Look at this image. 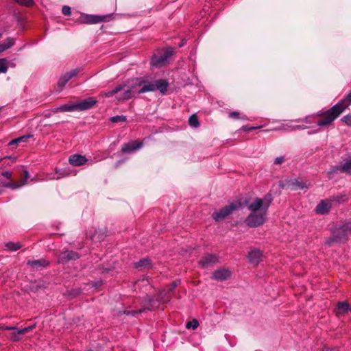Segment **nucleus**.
Returning a JSON list of instances; mask_svg holds the SVG:
<instances>
[{
    "instance_id": "6e6552de",
    "label": "nucleus",
    "mask_w": 351,
    "mask_h": 351,
    "mask_svg": "<svg viewBox=\"0 0 351 351\" xmlns=\"http://www.w3.org/2000/svg\"><path fill=\"white\" fill-rule=\"evenodd\" d=\"M112 19V14L107 15H92V14H86L82 16L80 19L81 21L84 23L88 24H97L101 22H106L109 21Z\"/></svg>"
},
{
    "instance_id": "f704fd0d",
    "label": "nucleus",
    "mask_w": 351,
    "mask_h": 351,
    "mask_svg": "<svg viewBox=\"0 0 351 351\" xmlns=\"http://www.w3.org/2000/svg\"><path fill=\"white\" fill-rule=\"evenodd\" d=\"M126 120H127V118L124 115H117V116L112 117L110 118V121L112 123L125 122V121H126Z\"/></svg>"
},
{
    "instance_id": "8fccbe9b",
    "label": "nucleus",
    "mask_w": 351,
    "mask_h": 351,
    "mask_svg": "<svg viewBox=\"0 0 351 351\" xmlns=\"http://www.w3.org/2000/svg\"><path fill=\"white\" fill-rule=\"evenodd\" d=\"M305 123H313V121L311 120V117H306L304 120H303Z\"/></svg>"
},
{
    "instance_id": "de8ad7c7",
    "label": "nucleus",
    "mask_w": 351,
    "mask_h": 351,
    "mask_svg": "<svg viewBox=\"0 0 351 351\" xmlns=\"http://www.w3.org/2000/svg\"><path fill=\"white\" fill-rule=\"evenodd\" d=\"M2 176L8 179H10L12 173L10 171H5L2 173Z\"/></svg>"
},
{
    "instance_id": "4468645a",
    "label": "nucleus",
    "mask_w": 351,
    "mask_h": 351,
    "mask_svg": "<svg viewBox=\"0 0 351 351\" xmlns=\"http://www.w3.org/2000/svg\"><path fill=\"white\" fill-rule=\"evenodd\" d=\"M97 104V100L93 97H88L76 103L77 111H83L92 108Z\"/></svg>"
},
{
    "instance_id": "ddd939ff",
    "label": "nucleus",
    "mask_w": 351,
    "mask_h": 351,
    "mask_svg": "<svg viewBox=\"0 0 351 351\" xmlns=\"http://www.w3.org/2000/svg\"><path fill=\"white\" fill-rule=\"evenodd\" d=\"M72 174V171L69 168L56 169L53 173L47 175L48 180H59L60 178L69 176Z\"/></svg>"
},
{
    "instance_id": "dca6fc26",
    "label": "nucleus",
    "mask_w": 351,
    "mask_h": 351,
    "mask_svg": "<svg viewBox=\"0 0 351 351\" xmlns=\"http://www.w3.org/2000/svg\"><path fill=\"white\" fill-rule=\"evenodd\" d=\"M248 258L250 263L257 265L262 261V252L258 249L252 250L248 254Z\"/></svg>"
},
{
    "instance_id": "0eeeda50",
    "label": "nucleus",
    "mask_w": 351,
    "mask_h": 351,
    "mask_svg": "<svg viewBox=\"0 0 351 351\" xmlns=\"http://www.w3.org/2000/svg\"><path fill=\"white\" fill-rule=\"evenodd\" d=\"M346 173L351 175V154H348L339 165L332 167L329 173Z\"/></svg>"
},
{
    "instance_id": "4d7b16f0",
    "label": "nucleus",
    "mask_w": 351,
    "mask_h": 351,
    "mask_svg": "<svg viewBox=\"0 0 351 351\" xmlns=\"http://www.w3.org/2000/svg\"><path fill=\"white\" fill-rule=\"evenodd\" d=\"M88 351H93V350H88Z\"/></svg>"
},
{
    "instance_id": "79ce46f5",
    "label": "nucleus",
    "mask_w": 351,
    "mask_h": 351,
    "mask_svg": "<svg viewBox=\"0 0 351 351\" xmlns=\"http://www.w3.org/2000/svg\"><path fill=\"white\" fill-rule=\"evenodd\" d=\"M62 12L65 16H69L71 14V8L68 5H64L62 8Z\"/></svg>"
},
{
    "instance_id": "49530a36",
    "label": "nucleus",
    "mask_w": 351,
    "mask_h": 351,
    "mask_svg": "<svg viewBox=\"0 0 351 351\" xmlns=\"http://www.w3.org/2000/svg\"><path fill=\"white\" fill-rule=\"evenodd\" d=\"M145 310V308H143V309H141V310H139V311H127V314H128V315H136V314L141 313L143 312Z\"/></svg>"
},
{
    "instance_id": "c9c22d12",
    "label": "nucleus",
    "mask_w": 351,
    "mask_h": 351,
    "mask_svg": "<svg viewBox=\"0 0 351 351\" xmlns=\"http://www.w3.org/2000/svg\"><path fill=\"white\" fill-rule=\"evenodd\" d=\"M330 197H331V199H332V202L335 201L339 203H342L347 200V197L345 195H336V196L334 195Z\"/></svg>"
},
{
    "instance_id": "a18cd8bd",
    "label": "nucleus",
    "mask_w": 351,
    "mask_h": 351,
    "mask_svg": "<svg viewBox=\"0 0 351 351\" xmlns=\"http://www.w3.org/2000/svg\"><path fill=\"white\" fill-rule=\"evenodd\" d=\"M289 127L291 128V130H304V129L307 128L306 126L300 125H291V126H289Z\"/></svg>"
},
{
    "instance_id": "603ef678",
    "label": "nucleus",
    "mask_w": 351,
    "mask_h": 351,
    "mask_svg": "<svg viewBox=\"0 0 351 351\" xmlns=\"http://www.w3.org/2000/svg\"><path fill=\"white\" fill-rule=\"evenodd\" d=\"M318 132V130H316V131H314V132H310V131H309V132H308V134H314V133H315V132Z\"/></svg>"
},
{
    "instance_id": "a878e982",
    "label": "nucleus",
    "mask_w": 351,
    "mask_h": 351,
    "mask_svg": "<svg viewBox=\"0 0 351 351\" xmlns=\"http://www.w3.org/2000/svg\"><path fill=\"white\" fill-rule=\"evenodd\" d=\"M170 293L171 292L169 291L167 289H163L158 293L157 300H160V302L162 303L167 302L170 300Z\"/></svg>"
},
{
    "instance_id": "39448f33",
    "label": "nucleus",
    "mask_w": 351,
    "mask_h": 351,
    "mask_svg": "<svg viewBox=\"0 0 351 351\" xmlns=\"http://www.w3.org/2000/svg\"><path fill=\"white\" fill-rule=\"evenodd\" d=\"M282 189H290L291 190H298L308 189L310 183L298 179L287 178L280 184Z\"/></svg>"
},
{
    "instance_id": "4c0bfd02",
    "label": "nucleus",
    "mask_w": 351,
    "mask_h": 351,
    "mask_svg": "<svg viewBox=\"0 0 351 351\" xmlns=\"http://www.w3.org/2000/svg\"><path fill=\"white\" fill-rule=\"evenodd\" d=\"M229 117L234 119H242L243 120H247V118L246 116L243 115V117H240V113L239 112H230L229 113Z\"/></svg>"
},
{
    "instance_id": "6e6d98bb",
    "label": "nucleus",
    "mask_w": 351,
    "mask_h": 351,
    "mask_svg": "<svg viewBox=\"0 0 351 351\" xmlns=\"http://www.w3.org/2000/svg\"><path fill=\"white\" fill-rule=\"evenodd\" d=\"M348 310H350V311H351V307H350V308L349 307V309H348Z\"/></svg>"
},
{
    "instance_id": "2eb2a0df",
    "label": "nucleus",
    "mask_w": 351,
    "mask_h": 351,
    "mask_svg": "<svg viewBox=\"0 0 351 351\" xmlns=\"http://www.w3.org/2000/svg\"><path fill=\"white\" fill-rule=\"evenodd\" d=\"M231 274L228 269L220 268L213 272L212 278L217 281H224L230 278Z\"/></svg>"
},
{
    "instance_id": "aec40b11",
    "label": "nucleus",
    "mask_w": 351,
    "mask_h": 351,
    "mask_svg": "<svg viewBox=\"0 0 351 351\" xmlns=\"http://www.w3.org/2000/svg\"><path fill=\"white\" fill-rule=\"evenodd\" d=\"M87 162L85 156L80 154H73L69 158V162L73 166H81Z\"/></svg>"
},
{
    "instance_id": "09e8293b",
    "label": "nucleus",
    "mask_w": 351,
    "mask_h": 351,
    "mask_svg": "<svg viewBox=\"0 0 351 351\" xmlns=\"http://www.w3.org/2000/svg\"><path fill=\"white\" fill-rule=\"evenodd\" d=\"M261 128V126H257V127L252 126V127H250V128H247L246 127H243V129L244 130H246V131L250 132V131H252V130H253L258 129V128Z\"/></svg>"
},
{
    "instance_id": "864d4df0",
    "label": "nucleus",
    "mask_w": 351,
    "mask_h": 351,
    "mask_svg": "<svg viewBox=\"0 0 351 351\" xmlns=\"http://www.w3.org/2000/svg\"><path fill=\"white\" fill-rule=\"evenodd\" d=\"M153 301H154V299H152V298H149V302H153Z\"/></svg>"
},
{
    "instance_id": "1a4fd4ad",
    "label": "nucleus",
    "mask_w": 351,
    "mask_h": 351,
    "mask_svg": "<svg viewBox=\"0 0 351 351\" xmlns=\"http://www.w3.org/2000/svg\"><path fill=\"white\" fill-rule=\"evenodd\" d=\"M34 327H35V324L29 326L25 327L22 329H18L15 326H2V327H1V328L3 329V330H15L14 332L11 333L10 339L13 341H17L21 339V337H20L21 335H23V334H25L26 332L31 331Z\"/></svg>"
},
{
    "instance_id": "4be33fe9",
    "label": "nucleus",
    "mask_w": 351,
    "mask_h": 351,
    "mask_svg": "<svg viewBox=\"0 0 351 351\" xmlns=\"http://www.w3.org/2000/svg\"><path fill=\"white\" fill-rule=\"evenodd\" d=\"M22 171H23V178L22 180H21L19 183L8 184L6 186L12 189H16L21 186H25L27 184V180L29 178V173L27 169H25L23 168L22 169Z\"/></svg>"
},
{
    "instance_id": "c756f323",
    "label": "nucleus",
    "mask_w": 351,
    "mask_h": 351,
    "mask_svg": "<svg viewBox=\"0 0 351 351\" xmlns=\"http://www.w3.org/2000/svg\"><path fill=\"white\" fill-rule=\"evenodd\" d=\"M150 265V260L147 258H143L134 263L136 268H147Z\"/></svg>"
},
{
    "instance_id": "6ab92c4d",
    "label": "nucleus",
    "mask_w": 351,
    "mask_h": 351,
    "mask_svg": "<svg viewBox=\"0 0 351 351\" xmlns=\"http://www.w3.org/2000/svg\"><path fill=\"white\" fill-rule=\"evenodd\" d=\"M143 146V143L137 141L124 143L121 147L123 153H130L139 149Z\"/></svg>"
},
{
    "instance_id": "20e7f679",
    "label": "nucleus",
    "mask_w": 351,
    "mask_h": 351,
    "mask_svg": "<svg viewBox=\"0 0 351 351\" xmlns=\"http://www.w3.org/2000/svg\"><path fill=\"white\" fill-rule=\"evenodd\" d=\"M173 53V48H167L160 55L154 54L151 60V64L156 67H160L165 64Z\"/></svg>"
},
{
    "instance_id": "f3484780",
    "label": "nucleus",
    "mask_w": 351,
    "mask_h": 351,
    "mask_svg": "<svg viewBox=\"0 0 351 351\" xmlns=\"http://www.w3.org/2000/svg\"><path fill=\"white\" fill-rule=\"evenodd\" d=\"M27 264L33 269L38 270L47 267L49 265V262L44 258H40L38 260H28Z\"/></svg>"
},
{
    "instance_id": "e433bc0d",
    "label": "nucleus",
    "mask_w": 351,
    "mask_h": 351,
    "mask_svg": "<svg viewBox=\"0 0 351 351\" xmlns=\"http://www.w3.org/2000/svg\"><path fill=\"white\" fill-rule=\"evenodd\" d=\"M199 326V322L197 319H194L192 321H190L186 323V328H192L193 330L196 329Z\"/></svg>"
},
{
    "instance_id": "7ed1b4c3",
    "label": "nucleus",
    "mask_w": 351,
    "mask_h": 351,
    "mask_svg": "<svg viewBox=\"0 0 351 351\" xmlns=\"http://www.w3.org/2000/svg\"><path fill=\"white\" fill-rule=\"evenodd\" d=\"M240 206V203H231L221 208L218 211L214 212L212 217L215 221H219L230 215L233 211L237 210Z\"/></svg>"
},
{
    "instance_id": "c03bdc74",
    "label": "nucleus",
    "mask_w": 351,
    "mask_h": 351,
    "mask_svg": "<svg viewBox=\"0 0 351 351\" xmlns=\"http://www.w3.org/2000/svg\"><path fill=\"white\" fill-rule=\"evenodd\" d=\"M179 285V281H174L169 286V287L167 288V289L169 290V291H170L171 293L173 291V290L175 289V288Z\"/></svg>"
},
{
    "instance_id": "412c9836",
    "label": "nucleus",
    "mask_w": 351,
    "mask_h": 351,
    "mask_svg": "<svg viewBox=\"0 0 351 351\" xmlns=\"http://www.w3.org/2000/svg\"><path fill=\"white\" fill-rule=\"evenodd\" d=\"M77 73V70H73L69 72L65 73L63 76H62L58 82V86L62 89L66 84Z\"/></svg>"
},
{
    "instance_id": "f8f14e48",
    "label": "nucleus",
    "mask_w": 351,
    "mask_h": 351,
    "mask_svg": "<svg viewBox=\"0 0 351 351\" xmlns=\"http://www.w3.org/2000/svg\"><path fill=\"white\" fill-rule=\"evenodd\" d=\"M79 258L80 256L77 252L71 250H67L60 254L58 258V262L60 264H66L71 261H75Z\"/></svg>"
},
{
    "instance_id": "a19ab883",
    "label": "nucleus",
    "mask_w": 351,
    "mask_h": 351,
    "mask_svg": "<svg viewBox=\"0 0 351 351\" xmlns=\"http://www.w3.org/2000/svg\"><path fill=\"white\" fill-rule=\"evenodd\" d=\"M341 121L344 122L347 125L351 127V113L346 116H344L341 119Z\"/></svg>"
},
{
    "instance_id": "9b49d317",
    "label": "nucleus",
    "mask_w": 351,
    "mask_h": 351,
    "mask_svg": "<svg viewBox=\"0 0 351 351\" xmlns=\"http://www.w3.org/2000/svg\"><path fill=\"white\" fill-rule=\"evenodd\" d=\"M332 199H322L315 207V211L317 214L325 215L327 214L332 208Z\"/></svg>"
},
{
    "instance_id": "3c124183",
    "label": "nucleus",
    "mask_w": 351,
    "mask_h": 351,
    "mask_svg": "<svg viewBox=\"0 0 351 351\" xmlns=\"http://www.w3.org/2000/svg\"><path fill=\"white\" fill-rule=\"evenodd\" d=\"M185 45V41L182 40L180 43H179L178 47H182Z\"/></svg>"
},
{
    "instance_id": "423d86ee",
    "label": "nucleus",
    "mask_w": 351,
    "mask_h": 351,
    "mask_svg": "<svg viewBox=\"0 0 351 351\" xmlns=\"http://www.w3.org/2000/svg\"><path fill=\"white\" fill-rule=\"evenodd\" d=\"M348 235H351V223L346 222L334 232L333 241L341 242L345 240Z\"/></svg>"
},
{
    "instance_id": "393cba45",
    "label": "nucleus",
    "mask_w": 351,
    "mask_h": 351,
    "mask_svg": "<svg viewBox=\"0 0 351 351\" xmlns=\"http://www.w3.org/2000/svg\"><path fill=\"white\" fill-rule=\"evenodd\" d=\"M56 111L60 112H72L77 111L76 103H68L64 105L60 106L57 108Z\"/></svg>"
},
{
    "instance_id": "37998d69",
    "label": "nucleus",
    "mask_w": 351,
    "mask_h": 351,
    "mask_svg": "<svg viewBox=\"0 0 351 351\" xmlns=\"http://www.w3.org/2000/svg\"><path fill=\"white\" fill-rule=\"evenodd\" d=\"M285 158V156H279L274 159V165H281L282 162H284Z\"/></svg>"
},
{
    "instance_id": "2f4dec72",
    "label": "nucleus",
    "mask_w": 351,
    "mask_h": 351,
    "mask_svg": "<svg viewBox=\"0 0 351 351\" xmlns=\"http://www.w3.org/2000/svg\"><path fill=\"white\" fill-rule=\"evenodd\" d=\"M5 246L11 251H16L21 247V245L19 243L8 242L5 243Z\"/></svg>"
},
{
    "instance_id": "b1692460",
    "label": "nucleus",
    "mask_w": 351,
    "mask_h": 351,
    "mask_svg": "<svg viewBox=\"0 0 351 351\" xmlns=\"http://www.w3.org/2000/svg\"><path fill=\"white\" fill-rule=\"evenodd\" d=\"M156 90V86L154 82H149L143 80V84L138 90V94L144 93L146 92H153Z\"/></svg>"
},
{
    "instance_id": "473e14b6",
    "label": "nucleus",
    "mask_w": 351,
    "mask_h": 351,
    "mask_svg": "<svg viewBox=\"0 0 351 351\" xmlns=\"http://www.w3.org/2000/svg\"><path fill=\"white\" fill-rule=\"evenodd\" d=\"M189 123L193 128H197L199 126V121L195 114H193L189 117Z\"/></svg>"
},
{
    "instance_id": "f257e3e1",
    "label": "nucleus",
    "mask_w": 351,
    "mask_h": 351,
    "mask_svg": "<svg viewBox=\"0 0 351 351\" xmlns=\"http://www.w3.org/2000/svg\"><path fill=\"white\" fill-rule=\"evenodd\" d=\"M273 196L267 193L263 197H255L247 205L250 213L245 219V223L251 228L262 226L267 219L269 208L273 201Z\"/></svg>"
},
{
    "instance_id": "5fc2aeb1",
    "label": "nucleus",
    "mask_w": 351,
    "mask_h": 351,
    "mask_svg": "<svg viewBox=\"0 0 351 351\" xmlns=\"http://www.w3.org/2000/svg\"><path fill=\"white\" fill-rule=\"evenodd\" d=\"M146 309L151 310L152 308L150 307H147Z\"/></svg>"
},
{
    "instance_id": "72a5a7b5",
    "label": "nucleus",
    "mask_w": 351,
    "mask_h": 351,
    "mask_svg": "<svg viewBox=\"0 0 351 351\" xmlns=\"http://www.w3.org/2000/svg\"><path fill=\"white\" fill-rule=\"evenodd\" d=\"M338 309L340 312L346 313L349 309V304L346 302H341L338 304Z\"/></svg>"
},
{
    "instance_id": "58836bf2",
    "label": "nucleus",
    "mask_w": 351,
    "mask_h": 351,
    "mask_svg": "<svg viewBox=\"0 0 351 351\" xmlns=\"http://www.w3.org/2000/svg\"><path fill=\"white\" fill-rule=\"evenodd\" d=\"M8 70L7 61L4 58L0 59V73H5Z\"/></svg>"
},
{
    "instance_id": "9d476101",
    "label": "nucleus",
    "mask_w": 351,
    "mask_h": 351,
    "mask_svg": "<svg viewBox=\"0 0 351 351\" xmlns=\"http://www.w3.org/2000/svg\"><path fill=\"white\" fill-rule=\"evenodd\" d=\"M219 262V257L215 254H206L199 261L198 263L202 268L213 267Z\"/></svg>"
},
{
    "instance_id": "ea45409f",
    "label": "nucleus",
    "mask_w": 351,
    "mask_h": 351,
    "mask_svg": "<svg viewBox=\"0 0 351 351\" xmlns=\"http://www.w3.org/2000/svg\"><path fill=\"white\" fill-rule=\"evenodd\" d=\"M14 1H16L18 3H20L23 5H25L27 7H30V6L33 5V4H34V1L32 0H14Z\"/></svg>"
},
{
    "instance_id": "f03ea898",
    "label": "nucleus",
    "mask_w": 351,
    "mask_h": 351,
    "mask_svg": "<svg viewBox=\"0 0 351 351\" xmlns=\"http://www.w3.org/2000/svg\"><path fill=\"white\" fill-rule=\"evenodd\" d=\"M351 104V92L334 106L326 110L323 115L324 119L316 123L317 126H326L330 125Z\"/></svg>"
},
{
    "instance_id": "bb28decb",
    "label": "nucleus",
    "mask_w": 351,
    "mask_h": 351,
    "mask_svg": "<svg viewBox=\"0 0 351 351\" xmlns=\"http://www.w3.org/2000/svg\"><path fill=\"white\" fill-rule=\"evenodd\" d=\"M15 43L14 38H8L4 42L0 44V53L10 48Z\"/></svg>"
},
{
    "instance_id": "5701e85b",
    "label": "nucleus",
    "mask_w": 351,
    "mask_h": 351,
    "mask_svg": "<svg viewBox=\"0 0 351 351\" xmlns=\"http://www.w3.org/2000/svg\"><path fill=\"white\" fill-rule=\"evenodd\" d=\"M156 90H158L162 95H165L169 86V82L167 80L160 79L154 82Z\"/></svg>"
},
{
    "instance_id": "7c9ffc66",
    "label": "nucleus",
    "mask_w": 351,
    "mask_h": 351,
    "mask_svg": "<svg viewBox=\"0 0 351 351\" xmlns=\"http://www.w3.org/2000/svg\"><path fill=\"white\" fill-rule=\"evenodd\" d=\"M32 136H33L32 134H27V135H24V136H20L19 138H16L13 139L12 141H11L10 143V145H12L16 144V143H20V142H27V140L29 138H32Z\"/></svg>"
},
{
    "instance_id": "a211bd4d",
    "label": "nucleus",
    "mask_w": 351,
    "mask_h": 351,
    "mask_svg": "<svg viewBox=\"0 0 351 351\" xmlns=\"http://www.w3.org/2000/svg\"><path fill=\"white\" fill-rule=\"evenodd\" d=\"M143 84V80H132V81H128L126 83L122 84L121 85L124 86V88H127L130 90H132L133 93L138 94V90L140 89L141 86Z\"/></svg>"
},
{
    "instance_id": "cd10ccee",
    "label": "nucleus",
    "mask_w": 351,
    "mask_h": 351,
    "mask_svg": "<svg viewBox=\"0 0 351 351\" xmlns=\"http://www.w3.org/2000/svg\"><path fill=\"white\" fill-rule=\"evenodd\" d=\"M123 93L121 96L117 97V99L119 101H124V100H128L134 97V94L133 93L132 90H130L127 88H125L123 90H122Z\"/></svg>"
},
{
    "instance_id": "c85d7f7f",
    "label": "nucleus",
    "mask_w": 351,
    "mask_h": 351,
    "mask_svg": "<svg viewBox=\"0 0 351 351\" xmlns=\"http://www.w3.org/2000/svg\"><path fill=\"white\" fill-rule=\"evenodd\" d=\"M123 89H124V86L119 84L114 88H113L112 90L102 93L101 95L103 97H111L113 95H114L117 94L118 93L121 92Z\"/></svg>"
}]
</instances>
